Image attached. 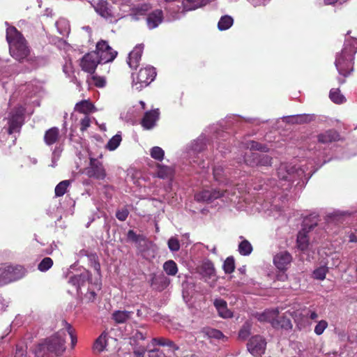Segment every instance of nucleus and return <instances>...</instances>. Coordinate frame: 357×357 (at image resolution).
I'll use <instances>...</instances> for the list:
<instances>
[{
	"mask_svg": "<svg viewBox=\"0 0 357 357\" xmlns=\"http://www.w3.org/2000/svg\"><path fill=\"white\" fill-rule=\"evenodd\" d=\"M66 332L59 331L39 344L34 350L36 357H56L66 350Z\"/></svg>",
	"mask_w": 357,
	"mask_h": 357,
	"instance_id": "obj_1",
	"label": "nucleus"
},
{
	"mask_svg": "<svg viewBox=\"0 0 357 357\" xmlns=\"http://www.w3.org/2000/svg\"><path fill=\"white\" fill-rule=\"evenodd\" d=\"M356 52L357 38H347L344 47L341 52L336 55L335 61L336 68L340 75L346 77L353 70V61Z\"/></svg>",
	"mask_w": 357,
	"mask_h": 357,
	"instance_id": "obj_2",
	"label": "nucleus"
},
{
	"mask_svg": "<svg viewBox=\"0 0 357 357\" xmlns=\"http://www.w3.org/2000/svg\"><path fill=\"white\" fill-rule=\"evenodd\" d=\"M6 25L7 26L6 40L9 45L10 54L16 60L22 61L29 54L26 40L15 27L9 26L8 22H6Z\"/></svg>",
	"mask_w": 357,
	"mask_h": 357,
	"instance_id": "obj_3",
	"label": "nucleus"
},
{
	"mask_svg": "<svg viewBox=\"0 0 357 357\" xmlns=\"http://www.w3.org/2000/svg\"><path fill=\"white\" fill-rule=\"evenodd\" d=\"M307 170L300 167H296L291 164L282 163L277 169V174L280 182L285 181L287 183V187L284 188L287 190L290 187L291 183L297 179L301 180L303 185L307 183L312 174L311 171L307 172Z\"/></svg>",
	"mask_w": 357,
	"mask_h": 357,
	"instance_id": "obj_4",
	"label": "nucleus"
},
{
	"mask_svg": "<svg viewBox=\"0 0 357 357\" xmlns=\"http://www.w3.org/2000/svg\"><path fill=\"white\" fill-rule=\"evenodd\" d=\"M253 151H267V149L259 143L251 141L248 144V149L243 156L244 162L251 167L255 166H270L271 165V158L267 155L261 154Z\"/></svg>",
	"mask_w": 357,
	"mask_h": 357,
	"instance_id": "obj_5",
	"label": "nucleus"
},
{
	"mask_svg": "<svg viewBox=\"0 0 357 357\" xmlns=\"http://www.w3.org/2000/svg\"><path fill=\"white\" fill-rule=\"evenodd\" d=\"M25 269L22 266L0 265V284H6L22 278Z\"/></svg>",
	"mask_w": 357,
	"mask_h": 357,
	"instance_id": "obj_6",
	"label": "nucleus"
},
{
	"mask_svg": "<svg viewBox=\"0 0 357 357\" xmlns=\"http://www.w3.org/2000/svg\"><path fill=\"white\" fill-rule=\"evenodd\" d=\"M156 76L155 69L153 67L141 68L137 77L132 78V86L137 90H141L151 83Z\"/></svg>",
	"mask_w": 357,
	"mask_h": 357,
	"instance_id": "obj_7",
	"label": "nucleus"
},
{
	"mask_svg": "<svg viewBox=\"0 0 357 357\" xmlns=\"http://www.w3.org/2000/svg\"><path fill=\"white\" fill-rule=\"evenodd\" d=\"M96 12L109 22H116L121 17L116 15L107 0H98L93 5Z\"/></svg>",
	"mask_w": 357,
	"mask_h": 357,
	"instance_id": "obj_8",
	"label": "nucleus"
},
{
	"mask_svg": "<svg viewBox=\"0 0 357 357\" xmlns=\"http://www.w3.org/2000/svg\"><path fill=\"white\" fill-rule=\"evenodd\" d=\"M235 194L234 192H231V195H234ZM230 192H229L228 190H204L198 193H197L195 196V199L197 202H211L216 199L221 197H229Z\"/></svg>",
	"mask_w": 357,
	"mask_h": 357,
	"instance_id": "obj_9",
	"label": "nucleus"
},
{
	"mask_svg": "<svg viewBox=\"0 0 357 357\" xmlns=\"http://www.w3.org/2000/svg\"><path fill=\"white\" fill-rule=\"evenodd\" d=\"M94 53L98 55L99 59L104 63L112 61L117 55V52L114 50L105 40H100L97 43Z\"/></svg>",
	"mask_w": 357,
	"mask_h": 357,
	"instance_id": "obj_10",
	"label": "nucleus"
},
{
	"mask_svg": "<svg viewBox=\"0 0 357 357\" xmlns=\"http://www.w3.org/2000/svg\"><path fill=\"white\" fill-rule=\"evenodd\" d=\"M199 273L202 275L205 282H206L210 285V287H215L218 277L215 274V270L213 264L211 261H204L200 267Z\"/></svg>",
	"mask_w": 357,
	"mask_h": 357,
	"instance_id": "obj_11",
	"label": "nucleus"
},
{
	"mask_svg": "<svg viewBox=\"0 0 357 357\" xmlns=\"http://www.w3.org/2000/svg\"><path fill=\"white\" fill-rule=\"evenodd\" d=\"M86 174L89 177L102 180L106 176L102 164L97 159L91 158L89 166L86 168Z\"/></svg>",
	"mask_w": 357,
	"mask_h": 357,
	"instance_id": "obj_12",
	"label": "nucleus"
},
{
	"mask_svg": "<svg viewBox=\"0 0 357 357\" xmlns=\"http://www.w3.org/2000/svg\"><path fill=\"white\" fill-rule=\"evenodd\" d=\"M266 342L261 336H253L247 344L248 351L255 356H261L264 353Z\"/></svg>",
	"mask_w": 357,
	"mask_h": 357,
	"instance_id": "obj_13",
	"label": "nucleus"
},
{
	"mask_svg": "<svg viewBox=\"0 0 357 357\" xmlns=\"http://www.w3.org/2000/svg\"><path fill=\"white\" fill-rule=\"evenodd\" d=\"M102 63L98 58V55L94 52L84 55L81 61L82 69L89 73L93 74L98 63Z\"/></svg>",
	"mask_w": 357,
	"mask_h": 357,
	"instance_id": "obj_14",
	"label": "nucleus"
},
{
	"mask_svg": "<svg viewBox=\"0 0 357 357\" xmlns=\"http://www.w3.org/2000/svg\"><path fill=\"white\" fill-rule=\"evenodd\" d=\"M206 147V138L204 136H199L197 139L191 142L188 148V154L192 158L190 162L198 163L195 160L197 155L202 151Z\"/></svg>",
	"mask_w": 357,
	"mask_h": 357,
	"instance_id": "obj_15",
	"label": "nucleus"
},
{
	"mask_svg": "<svg viewBox=\"0 0 357 357\" xmlns=\"http://www.w3.org/2000/svg\"><path fill=\"white\" fill-rule=\"evenodd\" d=\"M291 261V255L287 251L280 252L273 258L274 265L281 271H287Z\"/></svg>",
	"mask_w": 357,
	"mask_h": 357,
	"instance_id": "obj_16",
	"label": "nucleus"
},
{
	"mask_svg": "<svg viewBox=\"0 0 357 357\" xmlns=\"http://www.w3.org/2000/svg\"><path fill=\"white\" fill-rule=\"evenodd\" d=\"M150 277L151 286L159 291L165 289L170 283V280L163 273H152Z\"/></svg>",
	"mask_w": 357,
	"mask_h": 357,
	"instance_id": "obj_17",
	"label": "nucleus"
},
{
	"mask_svg": "<svg viewBox=\"0 0 357 357\" xmlns=\"http://www.w3.org/2000/svg\"><path fill=\"white\" fill-rule=\"evenodd\" d=\"M159 116L160 112L158 109L146 112L141 122L142 127L146 130L152 129L155 127Z\"/></svg>",
	"mask_w": 357,
	"mask_h": 357,
	"instance_id": "obj_18",
	"label": "nucleus"
},
{
	"mask_svg": "<svg viewBox=\"0 0 357 357\" xmlns=\"http://www.w3.org/2000/svg\"><path fill=\"white\" fill-rule=\"evenodd\" d=\"M279 314L278 308L268 309L262 313H257L256 318L261 322H268L273 327V322L277 321Z\"/></svg>",
	"mask_w": 357,
	"mask_h": 357,
	"instance_id": "obj_19",
	"label": "nucleus"
},
{
	"mask_svg": "<svg viewBox=\"0 0 357 357\" xmlns=\"http://www.w3.org/2000/svg\"><path fill=\"white\" fill-rule=\"evenodd\" d=\"M143 52V46L142 45H137L134 50L129 54L128 64L130 68L136 69L141 60Z\"/></svg>",
	"mask_w": 357,
	"mask_h": 357,
	"instance_id": "obj_20",
	"label": "nucleus"
},
{
	"mask_svg": "<svg viewBox=\"0 0 357 357\" xmlns=\"http://www.w3.org/2000/svg\"><path fill=\"white\" fill-rule=\"evenodd\" d=\"M90 273L88 271L84 270L79 275H74L69 278L68 282L74 286L77 291H79L81 286L84 285L86 280H89Z\"/></svg>",
	"mask_w": 357,
	"mask_h": 357,
	"instance_id": "obj_21",
	"label": "nucleus"
},
{
	"mask_svg": "<svg viewBox=\"0 0 357 357\" xmlns=\"http://www.w3.org/2000/svg\"><path fill=\"white\" fill-rule=\"evenodd\" d=\"M220 317L227 319L233 316L231 311L227 307V303L222 298H215L213 302Z\"/></svg>",
	"mask_w": 357,
	"mask_h": 357,
	"instance_id": "obj_22",
	"label": "nucleus"
},
{
	"mask_svg": "<svg viewBox=\"0 0 357 357\" xmlns=\"http://www.w3.org/2000/svg\"><path fill=\"white\" fill-rule=\"evenodd\" d=\"M163 15L161 10H155L150 13L147 18L146 22L150 29L156 28L162 21Z\"/></svg>",
	"mask_w": 357,
	"mask_h": 357,
	"instance_id": "obj_23",
	"label": "nucleus"
},
{
	"mask_svg": "<svg viewBox=\"0 0 357 357\" xmlns=\"http://www.w3.org/2000/svg\"><path fill=\"white\" fill-rule=\"evenodd\" d=\"M60 137L59 128L53 127L45 132L44 141L47 146H51L59 142Z\"/></svg>",
	"mask_w": 357,
	"mask_h": 357,
	"instance_id": "obj_24",
	"label": "nucleus"
},
{
	"mask_svg": "<svg viewBox=\"0 0 357 357\" xmlns=\"http://www.w3.org/2000/svg\"><path fill=\"white\" fill-rule=\"evenodd\" d=\"M94 109V106L88 100H84L76 103L75 106V112L88 115L91 113Z\"/></svg>",
	"mask_w": 357,
	"mask_h": 357,
	"instance_id": "obj_25",
	"label": "nucleus"
},
{
	"mask_svg": "<svg viewBox=\"0 0 357 357\" xmlns=\"http://www.w3.org/2000/svg\"><path fill=\"white\" fill-rule=\"evenodd\" d=\"M22 112L14 114L9 120L8 133L13 134L19 130L22 125Z\"/></svg>",
	"mask_w": 357,
	"mask_h": 357,
	"instance_id": "obj_26",
	"label": "nucleus"
},
{
	"mask_svg": "<svg viewBox=\"0 0 357 357\" xmlns=\"http://www.w3.org/2000/svg\"><path fill=\"white\" fill-rule=\"evenodd\" d=\"M318 141L322 144H328L338 139L339 135L335 130H328L318 135Z\"/></svg>",
	"mask_w": 357,
	"mask_h": 357,
	"instance_id": "obj_27",
	"label": "nucleus"
},
{
	"mask_svg": "<svg viewBox=\"0 0 357 357\" xmlns=\"http://www.w3.org/2000/svg\"><path fill=\"white\" fill-rule=\"evenodd\" d=\"M150 9L151 6L146 3L138 6L132 8L130 16L132 20H138L142 16H144Z\"/></svg>",
	"mask_w": 357,
	"mask_h": 357,
	"instance_id": "obj_28",
	"label": "nucleus"
},
{
	"mask_svg": "<svg viewBox=\"0 0 357 357\" xmlns=\"http://www.w3.org/2000/svg\"><path fill=\"white\" fill-rule=\"evenodd\" d=\"M208 0H183V8L184 11H190L195 10L205 4Z\"/></svg>",
	"mask_w": 357,
	"mask_h": 357,
	"instance_id": "obj_29",
	"label": "nucleus"
},
{
	"mask_svg": "<svg viewBox=\"0 0 357 357\" xmlns=\"http://www.w3.org/2000/svg\"><path fill=\"white\" fill-rule=\"evenodd\" d=\"M133 312L127 310H116L113 312L112 318L117 324H123L129 320Z\"/></svg>",
	"mask_w": 357,
	"mask_h": 357,
	"instance_id": "obj_30",
	"label": "nucleus"
},
{
	"mask_svg": "<svg viewBox=\"0 0 357 357\" xmlns=\"http://www.w3.org/2000/svg\"><path fill=\"white\" fill-rule=\"evenodd\" d=\"M307 233V231L304 228L298 232L297 236L298 248L303 251L307 250L309 245Z\"/></svg>",
	"mask_w": 357,
	"mask_h": 357,
	"instance_id": "obj_31",
	"label": "nucleus"
},
{
	"mask_svg": "<svg viewBox=\"0 0 357 357\" xmlns=\"http://www.w3.org/2000/svg\"><path fill=\"white\" fill-rule=\"evenodd\" d=\"M201 333L204 337L206 336L210 339L224 340L226 338L220 331L214 328H204Z\"/></svg>",
	"mask_w": 357,
	"mask_h": 357,
	"instance_id": "obj_32",
	"label": "nucleus"
},
{
	"mask_svg": "<svg viewBox=\"0 0 357 357\" xmlns=\"http://www.w3.org/2000/svg\"><path fill=\"white\" fill-rule=\"evenodd\" d=\"M158 172L157 176L165 179V178H171L174 175V169L165 165H158Z\"/></svg>",
	"mask_w": 357,
	"mask_h": 357,
	"instance_id": "obj_33",
	"label": "nucleus"
},
{
	"mask_svg": "<svg viewBox=\"0 0 357 357\" xmlns=\"http://www.w3.org/2000/svg\"><path fill=\"white\" fill-rule=\"evenodd\" d=\"M162 268L165 273L169 276H175L178 271L177 264L172 259L165 261L163 264Z\"/></svg>",
	"mask_w": 357,
	"mask_h": 357,
	"instance_id": "obj_34",
	"label": "nucleus"
},
{
	"mask_svg": "<svg viewBox=\"0 0 357 357\" xmlns=\"http://www.w3.org/2000/svg\"><path fill=\"white\" fill-rule=\"evenodd\" d=\"M56 26L58 32L65 36H68L70 33V25L68 20L66 19H59L56 22Z\"/></svg>",
	"mask_w": 357,
	"mask_h": 357,
	"instance_id": "obj_35",
	"label": "nucleus"
},
{
	"mask_svg": "<svg viewBox=\"0 0 357 357\" xmlns=\"http://www.w3.org/2000/svg\"><path fill=\"white\" fill-rule=\"evenodd\" d=\"M329 98L335 104H342L346 102L345 97L340 93L339 89H332L329 93Z\"/></svg>",
	"mask_w": 357,
	"mask_h": 357,
	"instance_id": "obj_36",
	"label": "nucleus"
},
{
	"mask_svg": "<svg viewBox=\"0 0 357 357\" xmlns=\"http://www.w3.org/2000/svg\"><path fill=\"white\" fill-rule=\"evenodd\" d=\"M234 23L233 18L229 15H224L222 16L218 23V28L220 31H225L229 29Z\"/></svg>",
	"mask_w": 357,
	"mask_h": 357,
	"instance_id": "obj_37",
	"label": "nucleus"
},
{
	"mask_svg": "<svg viewBox=\"0 0 357 357\" xmlns=\"http://www.w3.org/2000/svg\"><path fill=\"white\" fill-rule=\"evenodd\" d=\"M292 327L291 322L289 319L286 318L285 317H279L277 319L276 321L273 322V328H284V329H291Z\"/></svg>",
	"mask_w": 357,
	"mask_h": 357,
	"instance_id": "obj_38",
	"label": "nucleus"
},
{
	"mask_svg": "<svg viewBox=\"0 0 357 357\" xmlns=\"http://www.w3.org/2000/svg\"><path fill=\"white\" fill-rule=\"evenodd\" d=\"M238 250L241 255L248 256L252 252V246L248 241L243 239L239 243Z\"/></svg>",
	"mask_w": 357,
	"mask_h": 357,
	"instance_id": "obj_39",
	"label": "nucleus"
},
{
	"mask_svg": "<svg viewBox=\"0 0 357 357\" xmlns=\"http://www.w3.org/2000/svg\"><path fill=\"white\" fill-rule=\"evenodd\" d=\"M107 340L106 334H101L96 340L93 345V349L98 352L104 351L107 344Z\"/></svg>",
	"mask_w": 357,
	"mask_h": 357,
	"instance_id": "obj_40",
	"label": "nucleus"
},
{
	"mask_svg": "<svg viewBox=\"0 0 357 357\" xmlns=\"http://www.w3.org/2000/svg\"><path fill=\"white\" fill-rule=\"evenodd\" d=\"M63 328L61 329V331H64L66 332V336L67 335V333L70 335L71 339V345L72 347L73 348L77 343V337L74 335V330L73 329L70 324H69L65 321H63Z\"/></svg>",
	"mask_w": 357,
	"mask_h": 357,
	"instance_id": "obj_41",
	"label": "nucleus"
},
{
	"mask_svg": "<svg viewBox=\"0 0 357 357\" xmlns=\"http://www.w3.org/2000/svg\"><path fill=\"white\" fill-rule=\"evenodd\" d=\"M252 328V324L250 321H246L241 328L238 333V337L242 340H246L250 335V330Z\"/></svg>",
	"mask_w": 357,
	"mask_h": 357,
	"instance_id": "obj_42",
	"label": "nucleus"
},
{
	"mask_svg": "<svg viewBox=\"0 0 357 357\" xmlns=\"http://www.w3.org/2000/svg\"><path fill=\"white\" fill-rule=\"evenodd\" d=\"M213 177L218 181H222V178L226 176L227 171L222 165H217L213 169Z\"/></svg>",
	"mask_w": 357,
	"mask_h": 357,
	"instance_id": "obj_43",
	"label": "nucleus"
},
{
	"mask_svg": "<svg viewBox=\"0 0 357 357\" xmlns=\"http://www.w3.org/2000/svg\"><path fill=\"white\" fill-rule=\"evenodd\" d=\"M328 268L326 266L318 267L313 271V278L316 280H324L326 278Z\"/></svg>",
	"mask_w": 357,
	"mask_h": 357,
	"instance_id": "obj_44",
	"label": "nucleus"
},
{
	"mask_svg": "<svg viewBox=\"0 0 357 357\" xmlns=\"http://www.w3.org/2000/svg\"><path fill=\"white\" fill-rule=\"evenodd\" d=\"M121 139V135L119 133L116 134L109 140L106 145L107 149L109 151H114L119 146Z\"/></svg>",
	"mask_w": 357,
	"mask_h": 357,
	"instance_id": "obj_45",
	"label": "nucleus"
},
{
	"mask_svg": "<svg viewBox=\"0 0 357 357\" xmlns=\"http://www.w3.org/2000/svg\"><path fill=\"white\" fill-rule=\"evenodd\" d=\"M69 185L70 181L68 180H64L60 182L55 188V195L56 197L63 196L66 193Z\"/></svg>",
	"mask_w": 357,
	"mask_h": 357,
	"instance_id": "obj_46",
	"label": "nucleus"
},
{
	"mask_svg": "<svg viewBox=\"0 0 357 357\" xmlns=\"http://www.w3.org/2000/svg\"><path fill=\"white\" fill-rule=\"evenodd\" d=\"M150 155L153 159L162 161L164 159L165 151L159 146H153L150 150Z\"/></svg>",
	"mask_w": 357,
	"mask_h": 357,
	"instance_id": "obj_47",
	"label": "nucleus"
},
{
	"mask_svg": "<svg viewBox=\"0 0 357 357\" xmlns=\"http://www.w3.org/2000/svg\"><path fill=\"white\" fill-rule=\"evenodd\" d=\"M53 265V260L50 257H45L38 265V269L41 272L48 271Z\"/></svg>",
	"mask_w": 357,
	"mask_h": 357,
	"instance_id": "obj_48",
	"label": "nucleus"
},
{
	"mask_svg": "<svg viewBox=\"0 0 357 357\" xmlns=\"http://www.w3.org/2000/svg\"><path fill=\"white\" fill-rule=\"evenodd\" d=\"M234 259L231 257H227L223 264V269L226 273H231L234 271Z\"/></svg>",
	"mask_w": 357,
	"mask_h": 357,
	"instance_id": "obj_49",
	"label": "nucleus"
},
{
	"mask_svg": "<svg viewBox=\"0 0 357 357\" xmlns=\"http://www.w3.org/2000/svg\"><path fill=\"white\" fill-rule=\"evenodd\" d=\"M168 248L172 252H176L180 249L178 240L175 237H171L168 241Z\"/></svg>",
	"mask_w": 357,
	"mask_h": 357,
	"instance_id": "obj_50",
	"label": "nucleus"
},
{
	"mask_svg": "<svg viewBox=\"0 0 357 357\" xmlns=\"http://www.w3.org/2000/svg\"><path fill=\"white\" fill-rule=\"evenodd\" d=\"M327 326H328V323L324 320H321V321H319L317 323V324L316 325V326L314 328V333L317 335H320L324 333V331L327 328Z\"/></svg>",
	"mask_w": 357,
	"mask_h": 357,
	"instance_id": "obj_51",
	"label": "nucleus"
},
{
	"mask_svg": "<svg viewBox=\"0 0 357 357\" xmlns=\"http://www.w3.org/2000/svg\"><path fill=\"white\" fill-rule=\"evenodd\" d=\"M293 119H295L296 123H306L308 121H310L313 119L312 115H307V114H301V115H296L294 116Z\"/></svg>",
	"mask_w": 357,
	"mask_h": 357,
	"instance_id": "obj_52",
	"label": "nucleus"
},
{
	"mask_svg": "<svg viewBox=\"0 0 357 357\" xmlns=\"http://www.w3.org/2000/svg\"><path fill=\"white\" fill-rule=\"evenodd\" d=\"M129 214V211L127 208H124L120 210H118L116 213V218L120 221H125L128 218Z\"/></svg>",
	"mask_w": 357,
	"mask_h": 357,
	"instance_id": "obj_53",
	"label": "nucleus"
},
{
	"mask_svg": "<svg viewBox=\"0 0 357 357\" xmlns=\"http://www.w3.org/2000/svg\"><path fill=\"white\" fill-rule=\"evenodd\" d=\"M91 124V119L88 115H84L80 120V130L81 131L86 130Z\"/></svg>",
	"mask_w": 357,
	"mask_h": 357,
	"instance_id": "obj_54",
	"label": "nucleus"
},
{
	"mask_svg": "<svg viewBox=\"0 0 357 357\" xmlns=\"http://www.w3.org/2000/svg\"><path fill=\"white\" fill-rule=\"evenodd\" d=\"M92 79L93 80V83L97 87H104L106 84L105 79L102 77H98L97 75H93Z\"/></svg>",
	"mask_w": 357,
	"mask_h": 357,
	"instance_id": "obj_55",
	"label": "nucleus"
},
{
	"mask_svg": "<svg viewBox=\"0 0 357 357\" xmlns=\"http://www.w3.org/2000/svg\"><path fill=\"white\" fill-rule=\"evenodd\" d=\"M61 150L59 148H56L52 153V161L51 166L54 167L56 165V161L59 159Z\"/></svg>",
	"mask_w": 357,
	"mask_h": 357,
	"instance_id": "obj_56",
	"label": "nucleus"
},
{
	"mask_svg": "<svg viewBox=\"0 0 357 357\" xmlns=\"http://www.w3.org/2000/svg\"><path fill=\"white\" fill-rule=\"evenodd\" d=\"M165 347H169V350L174 354L175 357H179L177 354H175L176 351L179 350V347L174 342L169 340L167 344Z\"/></svg>",
	"mask_w": 357,
	"mask_h": 357,
	"instance_id": "obj_57",
	"label": "nucleus"
},
{
	"mask_svg": "<svg viewBox=\"0 0 357 357\" xmlns=\"http://www.w3.org/2000/svg\"><path fill=\"white\" fill-rule=\"evenodd\" d=\"M169 339L165 337L153 338L152 342L153 344L165 347L167 344Z\"/></svg>",
	"mask_w": 357,
	"mask_h": 357,
	"instance_id": "obj_58",
	"label": "nucleus"
},
{
	"mask_svg": "<svg viewBox=\"0 0 357 357\" xmlns=\"http://www.w3.org/2000/svg\"><path fill=\"white\" fill-rule=\"evenodd\" d=\"M91 266L94 268V270L97 272V273L100 275V265L99 262L97 261L96 256H91Z\"/></svg>",
	"mask_w": 357,
	"mask_h": 357,
	"instance_id": "obj_59",
	"label": "nucleus"
},
{
	"mask_svg": "<svg viewBox=\"0 0 357 357\" xmlns=\"http://www.w3.org/2000/svg\"><path fill=\"white\" fill-rule=\"evenodd\" d=\"M26 351L23 347H17L14 357H26Z\"/></svg>",
	"mask_w": 357,
	"mask_h": 357,
	"instance_id": "obj_60",
	"label": "nucleus"
},
{
	"mask_svg": "<svg viewBox=\"0 0 357 357\" xmlns=\"http://www.w3.org/2000/svg\"><path fill=\"white\" fill-rule=\"evenodd\" d=\"M9 302L0 296V313L5 311L6 307L8 306Z\"/></svg>",
	"mask_w": 357,
	"mask_h": 357,
	"instance_id": "obj_61",
	"label": "nucleus"
},
{
	"mask_svg": "<svg viewBox=\"0 0 357 357\" xmlns=\"http://www.w3.org/2000/svg\"><path fill=\"white\" fill-rule=\"evenodd\" d=\"M127 237L128 239L137 242L139 239V236L136 234V233L133 230H129L127 234Z\"/></svg>",
	"mask_w": 357,
	"mask_h": 357,
	"instance_id": "obj_62",
	"label": "nucleus"
},
{
	"mask_svg": "<svg viewBox=\"0 0 357 357\" xmlns=\"http://www.w3.org/2000/svg\"><path fill=\"white\" fill-rule=\"evenodd\" d=\"M277 279L278 280L284 281L287 279V275L286 273H284V271H282V273H279L277 275Z\"/></svg>",
	"mask_w": 357,
	"mask_h": 357,
	"instance_id": "obj_63",
	"label": "nucleus"
},
{
	"mask_svg": "<svg viewBox=\"0 0 357 357\" xmlns=\"http://www.w3.org/2000/svg\"><path fill=\"white\" fill-rule=\"evenodd\" d=\"M308 315L311 319H316L318 317V314L314 311L310 312Z\"/></svg>",
	"mask_w": 357,
	"mask_h": 357,
	"instance_id": "obj_64",
	"label": "nucleus"
}]
</instances>
